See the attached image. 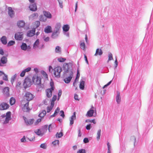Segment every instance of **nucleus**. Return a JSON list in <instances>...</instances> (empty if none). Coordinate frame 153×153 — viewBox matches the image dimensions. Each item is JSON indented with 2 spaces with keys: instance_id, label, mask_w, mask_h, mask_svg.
<instances>
[{
  "instance_id": "nucleus-18",
  "label": "nucleus",
  "mask_w": 153,
  "mask_h": 153,
  "mask_svg": "<svg viewBox=\"0 0 153 153\" xmlns=\"http://www.w3.org/2000/svg\"><path fill=\"white\" fill-rule=\"evenodd\" d=\"M44 31L46 33H48L52 32V28L51 26L48 25L45 28Z\"/></svg>"
},
{
  "instance_id": "nucleus-49",
  "label": "nucleus",
  "mask_w": 153,
  "mask_h": 153,
  "mask_svg": "<svg viewBox=\"0 0 153 153\" xmlns=\"http://www.w3.org/2000/svg\"><path fill=\"white\" fill-rule=\"evenodd\" d=\"M3 75L4 76L3 77V79L6 81H7L8 80L7 75L4 73Z\"/></svg>"
},
{
  "instance_id": "nucleus-22",
  "label": "nucleus",
  "mask_w": 153,
  "mask_h": 153,
  "mask_svg": "<svg viewBox=\"0 0 153 153\" xmlns=\"http://www.w3.org/2000/svg\"><path fill=\"white\" fill-rule=\"evenodd\" d=\"M103 53V52L101 49H99V48H97L96 49V53L94 54L95 56H97V55L101 56L102 55Z\"/></svg>"
},
{
  "instance_id": "nucleus-27",
  "label": "nucleus",
  "mask_w": 153,
  "mask_h": 153,
  "mask_svg": "<svg viewBox=\"0 0 153 153\" xmlns=\"http://www.w3.org/2000/svg\"><path fill=\"white\" fill-rule=\"evenodd\" d=\"M46 112L45 110H42L39 114V117H41L42 118H43L44 116L46 115Z\"/></svg>"
},
{
  "instance_id": "nucleus-33",
  "label": "nucleus",
  "mask_w": 153,
  "mask_h": 153,
  "mask_svg": "<svg viewBox=\"0 0 153 153\" xmlns=\"http://www.w3.org/2000/svg\"><path fill=\"white\" fill-rule=\"evenodd\" d=\"M50 85L51 86V88H48V90L50 91L51 90L52 91H53L55 88L54 87V82L53 81H51L50 82Z\"/></svg>"
},
{
  "instance_id": "nucleus-61",
  "label": "nucleus",
  "mask_w": 153,
  "mask_h": 153,
  "mask_svg": "<svg viewBox=\"0 0 153 153\" xmlns=\"http://www.w3.org/2000/svg\"><path fill=\"white\" fill-rule=\"evenodd\" d=\"M57 99V96L56 95H53V97L52 100H51L52 101H55Z\"/></svg>"
},
{
  "instance_id": "nucleus-23",
  "label": "nucleus",
  "mask_w": 153,
  "mask_h": 153,
  "mask_svg": "<svg viewBox=\"0 0 153 153\" xmlns=\"http://www.w3.org/2000/svg\"><path fill=\"white\" fill-rule=\"evenodd\" d=\"M53 91L48 90V89H47L46 90V96L48 98L51 97L52 96V92Z\"/></svg>"
},
{
  "instance_id": "nucleus-44",
  "label": "nucleus",
  "mask_w": 153,
  "mask_h": 153,
  "mask_svg": "<svg viewBox=\"0 0 153 153\" xmlns=\"http://www.w3.org/2000/svg\"><path fill=\"white\" fill-rule=\"evenodd\" d=\"M11 119V118L6 117L5 120L4 122V123L5 124L7 123H8L9 121Z\"/></svg>"
},
{
  "instance_id": "nucleus-39",
  "label": "nucleus",
  "mask_w": 153,
  "mask_h": 153,
  "mask_svg": "<svg viewBox=\"0 0 153 153\" xmlns=\"http://www.w3.org/2000/svg\"><path fill=\"white\" fill-rule=\"evenodd\" d=\"M80 76V73L79 71L78 70L77 72L76 76L74 80L78 81V80Z\"/></svg>"
},
{
  "instance_id": "nucleus-20",
  "label": "nucleus",
  "mask_w": 153,
  "mask_h": 153,
  "mask_svg": "<svg viewBox=\"0 0 153 153\" xmlns=\"http://www.w3.org/2000/svg\"><path fill=\"white\" fill-rule=\"evenodd\" d=\"M59 33V32H57L54 30V32L52 33L51 37L52 39H56L58 37Z\"/></svg>"
},
{
  "instance_id": "nucleus-15",
  "label": "nucleus",
  "mask_w": 153,
  "mask_h": 153,
  "mask_svg": "<svg viewBox=\"0 0 153 153\" xmlns=\"http://www.w3.org/2000/svg\"><path fill=\"white\" fill-rule=\"evenodd\" d=\"M43 12L44 16L45 17L49 19L52 18V15L50 12L46 11H43Z\"/></svg>"
},
{
  "instance_id": "nucleus-43",
  "label": "nucleus",
  "mask_w": 153,
  "mask_h": 153,
  "mask_svg": "<svg viewBox=\"0 0 153 153\" xmlns=\"http://www.w3.org/2000/svg\"><path fill=\"white\" fill-rule=\"evenodd\" d=\"M40 147L44 149H45L46 148L47 145L45 143H42L41 144L40 146Z\"/></svg>"
},
{
  "instance_id": "nucleus-14",
  "label": "nucleus",
  "mask_w": 153,
  "mask_h": 153,
  "mask_svg": "<svg viewBox=\"0 0 153 153\" xmlns=\"http://www.w3.org/2000/svg\"><path fill=\"white\" fill-rule=\"evenodd\" d=\"M21 48L22 50L25 51L27 49H30V45L27 46L26 43H22L21 46Z\"/></svg>"
},
{
  "instance_id": "nucleus-62",
  "label": "nucleus",
  "mask_w": 153,
  "mask_h": 153,
  "mask_svg": "<svg viewBox=\"0 0 153 153\" xmlns=\"http://www.w3.org/2000/svg\"><path fill=\"white\" fill-rule=\"evenodd\" d=\"M31 70V68L30 67H28L24 70L26 72H28L30 71Z\"/></svg>"
},
{
  "instance_id": "nucleus-31",
  "label": "nucleus",
  "mask_w": 153,
  "mask_h": 153,
  "mask_svg": "<svg viewBox=\"0 0 153 153\" xmlns=\"http://www.w3.org/2000/svg\"><path fill=\"white\" fill-rule=\"evenodd\" d=\"M39 43V39H37L36 40V41L35 42L33 45V48H35L36 47H38V45Z\"/></svg>"
},
{
  "instance_id": "nucleus-13",
  "label": "nucleus",
  "mask_w": 153,
  "mask_h": 153,
  "mask_svg": "<svg viewBox=\"0 0 153 153\" xmlns=\"http://www.w3.org/2000/svg\"><path fill=\"white\" fill-rule=\"evenodd\" d=\"M76 119V112L73 113V115L70 117V125L71 126L74 123V120Z\"/></svg>"
},
{
  "instance_id": "nucleus-32",
  "label": "nucleus",
  "mask_w": 153,
  "mask_h": 153,
  "mask_svg": "<svg viewBox=\"0 0 153 153\" xmlns=\"http://www.w3.org/2000/svg\"><path fill=\"white\" fill-rule=\"evenodd\" d=\"M16 102V100L13 97H11L10 100V103L11 105H13Z\"/></svg>"
},
{
  "instance_id": "nucleus-21",
  "label": "nucleus",
  "mask_w": 153,
  "mask_h": 153,
  "mask_svg": "<svg viewBox=\"0 0 153 153\" xmlns=\"http://www.w3.org/2000/svg\"><path fill=\"white\" fill-rule=\"evenodd\" d=\"M25 24V22L23 20H20L17 22V25L19 27H23Z\"/></svg>"
},
{
  "instance_id": "nucleus-4",
  "label": "nucleus",
  "mask_w": 153,
  "mask_h": 153,
  "mask_svg": "<svg viewBox=\"0 0 153 153\" xmlns=\"http://www.w3.org/2000/svg\"><path fill=\"white\" fill-rule=\"evenodd\" d=\"M25 99L27 101L32 100L34 97V95L29 92L27 91L24 96Z\"/></svg>"
},
{
  "instance_id": "nucleus-56",
  "label": "nucleus",
  "mask_w": 153,
  "mask_h": 153,
  "mask_svg": "<svg viewBox=\"0 0 153 153\" xmlns=\"http://www.w3.org/2000/svg\"><path fill=\"white\" fill-rule=\"evenodd\" d=\"M11 113L10 111H8L6 113V117L11 118Z\"/></svg>"
},
{
  "instance_id": "nucleus-17",
  "label": "nucleus",
  "mask_w": 153,
  "mask_h": 153,
  "mask_svg": "<svg viewBox=\"0 0 153 153\" xmlns=\"http://www.w3.org/2000/svg\"><path fill=\"white\" fill-rule=\"evenodd\" d=\"M8 14L12 18L14 15V12L13 10H12V8L10 7H9L8 8Z\"/></svg>"
},
{
  "instance_id": "nucleus-46",
  "label": "nucleus",
  "mask_w": 153,
  "mask_h": 153,
  "mask_svg": "<svg viewBox=\"0 0 153 153\" xmlns=\"http://www.w3.org/2000/svg\"><path fill=\"white\" fill-rule=\"evenodd\" d=\"M86 151L85 149H81L77 151V153H86Z\"/></svg>"
},
{
  "instance_id": "nucleus-8",
  "label": "nucleus",
  "mask_w": 153,
  "mask_h": 153,
  "mask_svg": "<svg viewBox=\"0 0 153 153\" xmlns=\"http://www.w3.org/2000/svg\"><path fill=\"white\" fill-rule=\"evenodd\" d=\"M9 107V105L6 103L2 102L0 105V110H6Z\"/></svg>"
},
{
  "instance_id": "nucleus-11",
  "label": "nucleus",
  "mask_w": 153,
  "mask_h": 153,
  "mask_svg": "<svg viewBox=\"0 0 153 153\" xmlns=\"http://www.w3.org/2000/svg\"><path fill=\"white\" fill-rule=\"evenodd\" d=\"M15 38L16 40L21 41L23 38V34L19 33H16L15 35Z\"/></svg>"
},
{
  "instance_id": "nucleus-51",
  "label": "nucleus",
  "mask_w": 153,
  "mask_h": 153,
  "mask_svg": "<svg viewBox=\"0 0 153 153\" xmlns=\"http://www.w3.org/2000/svg\"><path fill=\"white\" fill-rule=\"evenodd\" d=\"M83 141L84 143H87L89 142V140L88 138L85 137Z\"/></svg>"
},
{
  "instance_id": "nucleus-9",
  "label": "nucleus",
  "mask_w": 153,
  "mask_h": 153,
  "mask_svg": "<svg viewBox=\"0 0 153 153\" xmlns=\"http://www.w3.org/2000/svg\"><path fill=\"white\" fill-rule=\"evenodd\" d=\"M29 8L30 11L33 12L36 11L37 9L36 3L30 4Z\"/></svg>"
},
{
  "instance_id": "nucleus-30",
  "label": "nucleus",
  "mask_w": 153,
  "mask_h": 153,
  "mask_svg": "<svg viewBox=\"0 0 153 153\" xmlns=\"http://www.w3.org/2000/svg\"><path fill=\"white\" fill-rule=\"evenodd\" d=\"M60 110V109L59 107H57L55 110L54 113L51 116V117H55L58 113Z\"/></svg>"
},
{
  "instance_id": "nucleus-50",
  "label": "nucleus",
  "mask_w": 153,
  "mask_h": 153,
  "mask_svg": "<svg viewBox=\"0 0 153 153\" xmlns=\"http://www.w3.org/2000/svg\"><path fill=\"white\" fill-rule=\"evenodd\" d=\"M52 144L54 146H56V144H59V140H55L52 143Z\"/></svg>"
},
{
  "instance_id": "nucleus-38",
  "label": "nucleus",
  "mask_w": 153,
  "mask_h": 153,
  "mask_svg": "<svg viewBox=\"0 0 153 153\" xmlns=\"http://www.w3.org/2000/svg\"><path fill=\"white\" fill-rule=\"evenodd\" d=\"M101 135V130L99 129L98 130L97 132V140H99L100 139V137Z\"/></svg>"
},
{
  "instance_id": "nucleus-10",
  "label": "nucleus",
  "mask_w": 153,
  "mask_h": 153,
  "mask_svg": "<svg viewBox=\"0 0 153 153\" xmlns=\"http://www.w3.org/2000/svg\"><path fill=\"white\" fill-rule=\"evenodd\" d=\"M7 58L5 56H2L0 60V66H2L3 64L7 63Z\"/></svg>"
},
{
  "instance_id": "nucleus-24",
  "label": "nucleus",
  "mask_w": 153,
  "mask_h": 153,
  "mask_svg": "<svg viewBox=\"0 0 153 153\" xmlns=\"http://www.w3.org/2000/svg\"><path fill=\"white\" fill-rule=\"evenodd\" d=\"M116 101L117 104H120L121 101V97L120 96V93L119 92H117V94L116 97Z\"/></svg>"
},
{
  "instance_id": "nucleus-48",
  "label": "nucleus",
  "mask_w": 153,
  "mask_h": 153,
  "mask_svg": "<svg viewBox=\"0 0 153 153\" xmlns=\"http://www.w3.org/2000/svg\"><path fill=\"white\" fill-rule=\"evenodd\" d=\"M29 101H28V102L26 103L24 105V107L25 108H26V109L27 110H29L30 109V108L29 107Z\"/></svg>"
},
{
  "instance_id": "nucleus-57",
  "label": "nucleus",
  "mask_w": 153,
  "mask_h": 153,
  "mask_svg": "<svg viewBox=\"0 0 153 153\" xmlns=\"http://www.w3.org/2000/svg\"><path fill=\"white\" fill-rule=\"evenodd\" d=\"M35 24H36V27H38L40 25V22L39 21H36L35 22Z\"/></svg>"
},
{
  "instance_id": "nucleus-53",
  "label": "nucleus",
  "mask_w": 153,
  "mask_h": 153,
  "mask_svg": "<svg viewBox=\"0 0 153 153\" xmlns=\"http://www.w3.org/2000/svg\"><path fill=\"white\" fill-rule=\"evenodd\" d=\"M58 1L59 3V5L60 7L61 8H63L62 1H60L59 0H58Z\"/></svg>"
},
{
  "instance_id": "nucleus-55",
  "label": "nucleus",
  "mask_w": 153,
  "mask_h": 153,
  "mask_svg": "<svg viewBox=\"0 0 153 153\" xmlns=\"http://www.w3.org/2000/svg\"><path fill=\"white\" fill-rule=\"evenodd\" d=\"M53 108L51 107V106H48L47 107V112L49 113L50 112V111L52 110Z\"/></svg>"
},
{
  "instance_id": "nucleus-16",
  "label": "nucleus",
  "mask_w": 153,
  "mask_h": 153,
  "mask_svg": "<svg viewBox=\"0 0 153 153\" xmlns=\"http://www.w3.org/2000/svg\"><path fill=\"white\" fill-rule=\"evenodd\" d=\"M3 94L6 96L9 95V88L8 87H5L3 90Z\"/></svg>"
},
{
  "instance_id": "nucleus-36",
  "label": "nucleus",
  "mask_w": 153,
  "mask_h": 153,
  "mask_svg": "<svg viewBox=\"0 0 153 153\" xmlns=\"http://www.w3.org/2000/svg\"><path fill=\"white\" fill-rule=\"evenodd\" d=\"M15 43V42L14 41L10 40L9 42L7 44V46L9 47L13 45Z\"/></svg>"
},
{
  "instance_id": "nucleus-52",
  "label": "nucleus",
  "mask_w": 153,
  "mask_h": 153,
  "mask_svg": "<svg viewBox=\"0 0 153 153\" xmlns=\"http://www.w3.org/2000/svg\"><path fill=\"white\" fill-rule=\"evenodd\" d=\"M80 46L83 49H84L85 48V45L84 42L81 43L80 44Z\"/></svg>"
},
{
  "instance_id": "nucleus-37",
  "label": "nucleus",
  "mask_w": 153,
  "mask_h": 153,
  "mask_svg": "<svg viewBox=\"0 0 153 153\" xmlns=\"http://www.w3.org/2000/svg\"><path fill=\"white\" fill-rule=\"evenodd\" d=\"M17 75L16 74H15L13 76H12L11 78V82L12 84H13L14 82V80L16 77Z\"/></svg>"
},
{
  "instance_id": "nucleus-5",
  "label": "nucleus",
  "mask_w": 153,
  "mask_h": 153,
  "mask_svg": "<svg viewBox=\"0 0 153 153\" xmlns=\"http://www.w3.org/2000/svg\"><path fill=\"white\" fill-rule=\"evenodd\" d=\"M23 85L25 88L30 87L31 85L30 79L28 77L26 78L23 82Z\"/></svg>"
},
{
  "instance_id": "nucleus-7",
  "label": "nucleus",
  "mask_w": 153,
  "mask_h": 153,
  "mask_svg": "<svg viewBox=\"0 0 153 153\" xmlns=\"http://www.w3.org/2000/svg\"><path fill=\"white\" fill-rule=\"evenodd\" d=\"M33 82L36 84L39 85L41 84V78L37 76L36 77L34 76L32 78Z\"/></svg>"
},
{
  "instance_id": "nucleus-28",
  "label": "nucleus",
  "mask_w": 153,
  "mask_h": 153,
  "mask_svg": "<svg viewBox=\"0 0 153 153\" xmlns=\"http://www.w3.org/2000/svg\"><path fill=\"white\" fill-rule=\"evenodd\" d=\"M61 27V25L60 23H57L55 26L54 30L57 32H59V31Z\"/></svg>"
},
{
  "instance_id": "nucleus-47",
  "label": "nucleus",
  "mask_w": 153,
  "mask_h": 153,
  "mask_svg": "<svg viewBox=\"0 0 153 153\" xmlns=\"http://www.w3.org/2000/svg\"><path fill=\"white\" fill-rule=\"evenodd\" d=\"M65 60L66 59L65 58L60 57L58 58V60L60 62H65Z\"/></svg>"
},
{
  "instance_id": "nucleus-2",
  "label": "nucleus",
  "mask_w": 153,
  "mask_h": 153,
  "mask_svg": "<svg viewBox=\"0 0 153 153\" xmlns=\"http://www.w3.org/2000/svg\"><path fill=\"white\" fill-rule=\"evenodd\" d=\"M53 70V74L55 77L59 78L60 77V73L62 71V68L59 66L53 69L51 66H49V71L50 73H52Z\"/></svg>"
},
{
  "instance_id": "nucleus-40",
  "label": "nucleus",
  "mask_w": 153,
  "mask_h": 153,
  "mask_svg": "<svg viewBox=\"0 0 153 153\" xmlns=\"http://www.w3.org/2000/svg\"><path fill=\"white\" fill-rule=\"evenodd\" d=\"M55 52L57 53H59L61 52V48L59 46H57L55 48Z\"/></svg>"
},
{
  "instance_id": "nucleus-41",
  "label": "nucleus",
  "mask_w": 153,
  "mask_h": 153,
  "mask_svg": "<svg viewBox=\"0 0 153 153\" xmlns=\"http://www.w3.org/2000/svg\"><path fill=\"white\" fill-rule=\"evenodd\" d=\"M108 62L109 61L112 60L113 59V56L112 53H109L108 55Z\"/></svg>"
},
{
  "instance_id": "nucleus-59",
  "label": "nucleus",
  "mask_w": 153,
  "mask_h": 153,
  "mask_svg": "<svg viewBox=\"0 0 153 153\" xmlns=\"http://www.w3.org/2000/svg\"><path fill=\"white\" fill-rule=\"evenodd\" d=\"M26 72L23 70L20 74V76L22 77L24 76L25 75Z\"/></svg>"
},
{
  "instance_id": "nucleus-25",
  "label": "nucleus",
  "mask_w": 153,
  "mask_h": 153,
  "mask_svg": "<svg viewBox=\"0 0 153 153\" xmlns=\"http://www.w3.org/2000/svg\"><path fill=\"white\" fill-rule=\"evenodd\" d=\"M1 41L3 44L5 45L7 44V39L5 36H2L1 39Z\"/></svg>"
},
{
  "instance_id": "nucleus-54",
  "label": "nucleus",
  "mask_w": 153,
  "mask_h": 153,
  "mask_svg": "<svg viewBox=\"0 0 153 153\" xmlns=\"http://www.w3.org/2000/svg\"><path fill=\"white\" fill-rule=\"evenodd\" d=\"M91 127V124H89L86 126V128L87 130H90Z\"/></svg>"
},
{
  "instance_id": "nucleus-1",
  "label": "nucleus",
  "mask_w": 153,
  "mask_h": 153,
  "mask_svg": "<svg viewBox=\"0 0 153 153\" xmlns=\"http://www.w3.org/2000/svg\"><path fill=\"white\" fill-rule=\"evenodd\" d=\"M72 65L71 63L64 64L63 68L64 70V76L67 75V73H69V76L64 79V81L67 84L69 83L73 76V72L72 69Z\"/></svg>"
},
{
  "instance_id": "nucleus-42",
  "label": "nucleus",
  "mask_w": 153,
  "mask_h": 153,
  "mask_svg": "<svg viewBox=\"0 0 153 153\" xmlns=\"http://www.w3.org/2000/svg\"><path fill=\"white\" fill-rule=\"evenodd\" d=\"M85 122L86 123H88V122L92 123L94 124L96 123V122H95V120L94 119H92V120H85Z\"/></svg>"
},
{
  "instance_id": "nucleus-35",
  "label": "nucleus",
  "mask_w": 153,
  "mask_h": 153,
  "mask_svg": "<svg viewBox=\"0 0 153 153\" xmlns=\"http://www.w3.org/2000/svg\"><path fill=\"white\" fill-rule=\"evenodd\" d=\"M63 135V133L62 132H60V133H59L58 132H57L56 134V136L57 138H59L61 137Z\"/></svg>"
},
{
  "instance_id": "nucleus-26",
  "label": "nucleus",
  "mask_w": 153,
  "mask_h": 153,
  "mask_svg": "<svg viewBox=\"0 0 153 153\" xmlns=\"http://www.w3.org/2000/svg\"><path fill=\"white\" fill-rule=\"evenodd\" d=\"M85 82L83 80H81L79 84V88L81 90H84L85 88Z\"/></svg>"
},
{
  "instance_id": "nucleus-29",
  "label": "nucleus",
  "mask_w": 153,
  "mask_h": 153,
  "mask_svg": "<svg viewBox=\"0 0 153 153\" xmlns=\"http://www.w3.org/2000/svg\"><path fill=\"white\" fill-rule=\"evenodd\" d=\"M34 133L40 136H42L43 134L40 129H38L37 131H34Z\"/></svg>"
},
{
  "instance_id": "nucleus-6",
  "label": "nucleus",
  "mask_w": 153,
  "mask_h": 153,
  "mask_svg": "<svg viewBox=\"0 0 153 153\" xmlns=\"http://www.w3.org/2000/svg\"><path fill=\"white\" fill-rule=\"evenodd\" d=\"M94 107L93 106H91V108H90L89 110L87 111V113L86 114V116L87 117H92L94 116L93 114L94 112ZM95 113V115L94 116V117H95V116L96 115V111Z\"/></svg>"
},
{
  "instance_id": "nucleus-58",
  "label": "nucleus",
  "mask_w": 153,
  "mask_h": 153,
  "mask_svg": "<svg viewBox=\"0 0 153 153\" xmlns=\"http://www.w3.org/2000/svg\"><path fill=\"white\" fill-rule=\"evenodd\" d=\"M60 113L61 114L60 116L64 118L65 117L64 111L63 110H61L60 111Z\"/></svg>"
},
{
  "instance_id": "nucleus-64",
  "label": "nucleus",
  "mask_w": 153,
  "mask_h": 153,
  "mask_svg": "<svg viewBox=\"0 0 153 153\" xmlns=\"http://www.w3.org/2000/svg\"><path fill=\"white\" fill-rule=\"evenodd\" d=\"M114 63L115 64V66L114 67V69H115L117 68V67L118 66V62L117 61V59L116 58V59Z\"/></svg>"
},
{
  "instance_id": "nucleus-60",
  "label": "nucleus",
  "mask_w": 153,
  "mask_h": 153,
  "mask_svg": "<svg viewBox=\"0 0 153 153\" xmlns=\"http://www.w3.org/2000/svg\"><path fill=\"white\" fill-rule=\"evenodd\" d=\"M38 16V14L37 13H34L33 14H32L31 15V16L32 18H33L36 17H37Z\"/></svg>"
},
{
  "instance_id": "nucleus-3",
  "label": "nucleus",
  "mask_w": 153,
  "mask_h": 153,
  "mask_svg": "<svg viewBox=\"0 0 153 153\" xmlns=\"http://www.w3.org/2000/svg\"><path fill=\"white\" fill-rule=\"evenodd\" d=\"M62 29L64 34L67 37H69V33L68 32L70 29L69 26L68 24L65 25L63 26Z\"/></svg>"
},
{
  "instance_id": "nucleus-45",
  "label": "nucleus",
  "mask_w": 153,
  "mask_h": 153,
  "mask_svg": "<svg viewBox=\"0 0 153 153\" xmlns=\"http://www.w3.org/2000/svg\"><path fill=\"white\" fill-rule=\"evenodd\" d=\"M38 86L37 87V88L38 89V91H41L42 89L43 88V86L41 84L39 85H37Z\"/></svg>"
},
{
  "instance_id": "nucleus-12",
  "label": "nucleus",
  "mask_w": 153,
  "mask_h": 153,
  "mask_svg": "<svg viewBox=\"0 0 153 153\" xmlns=\"http://www.w3.org/2000/svg\"><path fill=\"white\" fill-rule=\"evenodd\" d=\"M24 120H25V123L27 125L32 124L33 123L34 121V119H33L27 120L26 119V118L25 117Z\"/></svg>"
},
{
  "instance_id": "nucleus-34",
  "label": "nucleus",
  "mask_w": 153,
  "mask_h": 153,
  "mask_svg": "<svg viewBox=\"0 0 153 153\" xmlns=\"http://www.w3.org/2000/svg\"><path fill=\"white\" fill-rule=\"evenodd\" d=\"M39 19L40 21L43 22H45L46 21V19L42 15H41L39 16Z\"/></svg>"
},
{
  "instance_id": "nucleus-19",
  "label": "nucleus",
  "mask_w": 153,
  "mask_h": 153,
  "mask_svg": "<svg viewBox=\"0 0 153 153\" xmlns=\"http://www.w3.org/2000/svg\"><path fill=\"white\" fill-rule=\"evenodd\" d=\"M35 30H31L28 31L27 33V36L29 37H32L35 33Z\"/></svg>"
},
{
  "instance_id": "nucleus-63",
  "label": "nucleus",
  "mask_w": 153,
  "mask_h": 153,
  "mask_svg": "<svg viewBox=\"0 0 153 153\" xmlns=\"http://www.w3.org/2000/svg\"><path fill=\"white\" fill-rule=\"evenodd\" d=\"M74 99L75 100H79V99H78V96L77 94H75L74 95Z\"/></svg>"
}]
</instances>
